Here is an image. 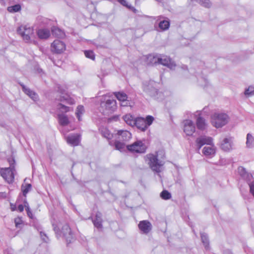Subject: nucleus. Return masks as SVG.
Wrapping results in <instances>:
<instances>
[{
    "label": "nucleus",
    "mask_w": 254,
    "mask_h": 254,
    "mask_svg": "<svg viewBox=\"0 0 254 254\" xmlns=\"http://www.w3.org/2000/svg\"><path fill=\"white\" fill-rule=\"evenodd\" d=\"M154 118L151 115H147L145 118L137 117L135 118L134 126L141 131H145L152 124Z\"/></svg>",
    "instance_id": "423d86ee"
},
{
    "label": "nucleus",
    "mask_w": 254,
    "mask_h": 254,
    "mask_svg": "<svg viewBox=\"0 0 254 254\" xmlns=\"http://www.w3.org/2000/svg\"><path fill=\"white\" fill-rule=\"evenodd\" d=\"M32 189V185L31 184H22L21 186V192L22 195L24 197H27V194Z\"/></svg>",
    "instance_id": "cd10ccee"
},
{
    "label": "nucleus",
    "mask_w": 254,
    "mask_h": 254,
    "mask_svg": "<svg viewBox=\"0 0 254 254\" xmlns=\"http://www.w3.org/2000/svg\"><path fill=\"white\" fill-rule=\"evenodd\" d=\"M7 160L9 163V167L7 168H1L0 169V174L8 184H11L14 182V172L16 171V162L14 157L12 156L8 157Z\"/></svg>",
    "instance_id": "f03ea898"
},
{
    "label": "nucleus",
    "mask_w": 254,
    "mask_h": 254,
    "mask_svg": "<svg viewBox=\"0 0 254 254\" xmlns=\"http://www.w3.org/2000/svg\"><path fill=\"white\" fill-rule=\"evenodd\" d=\"M252 230L254 234V227H252Z\"/></svg>",
    "instance_id": "0e129e2a"
},
{
    "label": "nucleus",
    "mask_w": 254,
    "mask_h": 254,
    "mask_svg": "<svg viewBox=\"0 0 254 254\" xmlns=\"http://www.w3.org/2000/svg\"><path fill=\"white\" fill-rule=\"evenodd\" d=\"M121 106L122 107L131 106L130 102L129 100L127 99V100H126V101H123L121 102Z\"/></svg>",
    "instance_id": "49530a36"
},
{
    "label": "nucleus",
    "mask_w": 254,
    "mask_h": 254,
    "mask_svg": "<svg viewBox=\"0 0 254 254\" xmlns=\"http://www.w3.org/2000/svg\"><path fill=\"white\" fill-rule=\"evenodd\" d=\"M247 182L250 187V192L254 197V179Z\"/></svg>",
    "instance_id": "37998d69"
},
{
    "label": "nucleus",
    "mask_w": 254,
    "mask_h": 254,
    "mask_svg": "<svg viewBox=\"0 0 254 254\" xmlns=\"http://www.w3.org/2000/svg\"><path fill=\"white\" fill-rule=\"evenodd\" d=\"M193 232L194 234H195V231L194 230H193Z\"/></svg>",
    "instance_id": "774afa93"
},
{
    "label": "nucleus",
    "mask_w": 254,
    "mask_h": 254,
    "mask_svg": "<svg viewBox=\"0 0 254 254\" xmlns=\"http://www.w3.org/2000/svg\"><path fill=\"white\" fill-rule=\"evenodd\" d=\"M7 10L10 13H15L21 11V5L19 3L7 7Z\"/></svg>",
    "instance_id": "7c9ffc66"
},
{
    "label": "nucleus",
    "mask_w": 254,
    "mask_h": 254,
    "mask_svg": "<svg viewBox=\"0 0 254 254\" xmlns=\"http://www.w3.org/2000/svg\"><path fill=\"white\" fill-rule=\"evenodd\" d=\"M37 35L39 39L46 40L50 37L51 33L48 29L41 28L37 31Z\"/></svg>",
    "instance_id": "aec40b11"
},
{
    "label": "nucleus",
    "mask_w": 254,
    "mask_h": 254,
    "mask_svg": "<svg viewBox=\"0 0 254 254\" xmlns=\"http://www.w3.org/2000/svg\"><path fill=\"white\" fill-rule=\"evenodd\" d=\"M202 152L206 156H213L215 154V150L211 147H204L203 148Z\"/></svg>",
    "instance_id": "c756f323"
},
{
    "label": "nucleus",
    "mask_w": 254,
    "mask_h": 254,
    "mask_svg": "<svg viewBox=\"0 0 254 254\" xmlns=\"http://www.w3.org/2000/svg\"><path fill=\"white\" fill-rule=\"evenodd\" d=\"M205 137H198L196 139V143L198 150H199L201 147L206 144Z\"/></svg>",
    "instance_id": "58836bf2"
},
{
    "label": "nucleus",
    "mask_w": 254,
    "mask_h": 254,
    "mask_svg": "<svg viewBox=\"0 0 254 254\" xmlns=\"http://www.w3.org/2000/svg\"><path fill=\"white\" fill-rule=\"evenodd\" d=\"M146 161H148V164L152 171L156 173L160 172V168L162 164L158 160L157 155L152 153L147 154L146 156Z\"/></svg>",
    "instance_id": "6e6552de"
},
{
    "label": "nucleus",
    "mask_w": 254,
    "mask_h": 254,
    "mask_svg": "<svg viewBox=\"0 0 254 254\" xmlns=\"http://www.w3.org/2000/svg\"><path fill=\"white\" fill-rule=\"evenodd\" d=\"M66 141L73 146H77L80 142V135L75 134L69 135L66 137Z\"/></svg>",
    "instance_id": "dca6fc26"
},
{
    "label": "nucleus",
    "mask_w": 254,
    "mask_h": 254,
    "mask_svg": "<svg viewBox=\"0 0 254 254\" xmlns=\"http://www.w3.org/2000/svg\"><path fill=\"white\" fill-rule=\"evenodd\" d=\"M56 101L65 103L69 105H74L75 101L72 97L67 94L61 95L59 97L56 98Z\"/></svg>",
    "instance_id": "2eb2a0df"
},
{
    "label": "nucleus",
    "mask_w": 254,
    "mask_h": 254,
    "mask_svg": "<svg viewBox=\"0 0 254 254\" xmlns=\"http://www.w3.org/2000/svg\"><path fill=\"white\" fill-rule=\"evenodd\" d=\"M85 56L88 59L92 60H94L95 59V55L94 52L92 50H85L84 51Z\"/></svg>",
    "instance_id": "a19ab883"
},
{
    "label": "nucleus",
    "mask_w": 254,
    "mask_h": 254,
    "mask_svg": "<svg viewBox=\"0 0 254 254\" xmlns=\"http://www.w3.org/2000/svg\"><path fill=\"white\" fill-rule=\"evenodd\" d=\"M57 109L60 112L62 113V114H63L64 113H66L69 112L71 108L64 105L62 103H59L57 105ZM71 110H72L73 109L71 108Z\"/></svg>",
    "instance_id": "2f4dec72"
},
{
    "label": "nucleus",
    "mask_w": 254,
    "mask_h": 254,
    "mask_svg": "<svg viewBox=\"0 0 254 254\" xmlns=\"http://www.w3.org/2000/svg\"><path fill=\"white\" fill-rule=\"evenodd\" d=\"M244 249L245 252L246 253H247L248 254H251L252 253L251 252V250L248 247H247V248L244 247Z\"/></svg>",
    "instance_id": "4d7b16f0"
},
{
    "label": "nucleus",
    "mask_w": 254,
    "mask_h": 254,
    "mask_svg": "<svg viewBox=\"0 0 254 254\" xmlns=\"http://www.w3.org/2000/svg\"><path fill=\"white\" fill-rule=\"evenodd\" d=\"M19 84L21 87L22 91L26 95L28 96L33 101L37 102L39 100V96L36 92L27 87L23 83L19 82Z\"/></svg>",
    "instance_id": "9b49d317"
},
{
    "label": "nucleus",
    "mask_w": 254,
    "mask_h": 254,
    "mask_svg": "<svg viewBox=\"0 0 254 254\" xmlns=\"http://www.w3.org/2000/svg\"><path fill=\"white\" fill-rule=\"evenodd\" d=\"M38 71H39V72H42V69L41 68L39 69Z\"/></svg>",
    "instance_id": "680f3d73"
},
{
    "label": "nucleus",
    "mask_w": 254,
    "mask_h": 254,
    "mask_svg": "<svg viewBox=\"0 0 254 254\" xmlns=\"http://www.w3.org/2000/svg\"><path fill=\"white\" fill-rule=\"evenodd\" d=\"M160 197L164 200H168L172 197L171 193L167 190H163L160 194Z\"/></svg>",
    "instance_id": "c9c22d12"
},
{
    "label": "nucleus",
    "mask_w": 254,
    "mask_h": 254,
    "mask_svg": "<svg viewBox=\"0 0 254 254\" xmlns=\"http://www.w3.org/2000/svg\"><path fill=\"white\" fill-rule=\"evenodd\" d=\"M10 208L12 211H15L16 209V204L10 203Z\"/></svg>",
    "instance_id": "13d9d810"
},
{
    "label": "nucleus",
    "mask_w": 254,
    "mask_h": 254,
    "mask_svg": "<svg viewBox=\"0 0 254 254\" xmlns=\"http://www.w3.org/2000/svg\"><path fill=\"white\" fill-rule=\"evenodd\" d=\"M204 79V80L205 81V83L206 84L207 83V80L205 79V78H203Z\"/></svg>",
    "instance_id": "e2e57ef3"
},
{
    "label": "nucleus",
    "mask_w": 254,
    "mask_h": 254,
    "mask_svg": "<svg viewBox=\"0 0 254 254\" xmlns=\"http://www.w3.org/2000/svg\"><path fill=\"white\" fill-rule=\"evenodd\" d=\"M100 108L104 115H108L114 112L117 108V102L113 98L105 99L100 104Z\"/></svg>",
    "instance_id": "39448f33"
},
{
    "label": "nucleus",
    "mask_w": 254,
    "mask_h": 254,
    "mask_svg": "<svg viewBox=\"0 0 254 254\" xmlns=\"http://www.w3.org/2000/svg\"><path fill=\"white\" fill-rule=\"evenodd\" d=\"M170 26L169 20H163L160 21L158 24V27L161 31H165L169 29Z\"/></svg>",
    "instance_id": "c85d7f7f"
},
{
    "label": "nucleus",
    "mask_w": 254,
    "mask_h": 254,
    "mask_svg": "<svg viewBox=\"0 0 254 254\" xmlns=\"http://www.w3.org/2000/svg\"><path fill=\"white\" fill-rule=\"evenodd\" d=\"M65 43L60 40H55L51 44L52 51L56 54H61L65 50Z\"/></svg>",
    "instance_id": "9d476101"
},
{
    "label": "nucleus",
    "mask_w": 254,
    "mask_h": 254,
    "mask_svg": "<svg viewBox=\"0 0 254 254\" xmlns=\"http://www.w3.org/2000/svg\"><path fill=\"white\" fill-rule=\"evenodd\" d=\"M27 214L28 216L30 219H31L32 220L35 218V217L34 216V215H33L32 212V211H30V212H28V213H27Z\"/></svg>",
    "instance_id": "6e6d98bb"
},
{
    "label": "nucleus",
    "mask_w": 254,
    "mask_h": 254,
    "mask_svg": "<svg viewBox=\"0 0 254 254\" xmlns=\"http://www.w3.org/2000/svg\"><path fill=\"white\" fill-rule=\"evenodd\" d=\"M206 144L212 145L213 143L212 138L211 137H205Z\"/></svg>",
    "instance_id": "de8ad7c7"
},
{
    "label": "nucleus",
    "mask_w": 254,
    "mask_h": 254,
    "mask_svg": "<svg viewBox=\"0 0 254 254\" xmlns=\"http://www.w3.org/2000/svg\"><path fill=\"white\" fill-rule=\"evenodd\" d=\"M117 134L119 135L118 139L122 141H128L131 138V133L127 130H119Z\"/></svg>",
    "instance_id": "f3484780"
},
{
    "label": "nucleus",
    "mask_w": 254,
    "mask_h": 254,
    "mask_svg": "<svg viewBox=\"0 0 254 254\" xmlns=\"http://www.w3.org/2000/svg\"><path fill=\"white\" fill-rule=\"evenodd\" d=\"M118 117H114V118H117V119H118Z\"/></svg>",
    "instance_id": "338daca9"
},
{
    "label": "nucleus",
    "mask_w": 254,
    "mask_h": 254,
    "mask_svg": "<svg viewBox=\"0 0 254 254\" xmlns=\"http://www.w3.org/2000/svg\"><path fill=\"white\" fill-rule=\"evenodd\" d=\"M201 240L206 250L210 249L209 240L207 234L204 232H200Z\"/></svg>",
    "instance_id": "5701e85b"
},
{
    "label": "nucleus",
    "mask_w": 254,
    "mask_h": 254,
    "mask_svg": "<svg viewBox=\"0 0 254 254\" xmlns=\"http://www.w3.org/2000/svg\"><path fill=\"white\" fill-rule=\"evenodd\" d=\"M31 223H32V225L40 232L41 237L43 239V241L46 243H48L49 241V239L47 237L46 234L42 231V226L38 222L37 219L36 218H34L32 219V221Z\"/></svg>",
    "instance_id": "ddd939ff"
},
{
    "label": "nucleus",
    "mask_w": 254,
    "mask_h": 254,
    "mask_svg": "<svg viewBox=\"0 0 254 254\" xmlns=\"http://www.w3.org/2000/svg\"><path fill=\"white\" fill-rule=\"evenodd\" d=\"M219 163L222 165H226L230 163V161L226 159H221V160H220Z\"/></svg>",
    "instance_id": "09e8293b"
},
{
    "label": "nucleus",
    "mask_w": 254,
    "mask_h": 254,
    "mask_svg": "<svg viewBox=\"0 0 254 254\" xmlns=\"http://www.w3.org/2000/svg\"><path fill=\"white\" fill-rule=\"evenodd\" d=\"M51 34L55 37L58 38H63L65 37L64 32L57 26H52L51 27Z\"/></svg>",
    "instance_id": "6ab92c4d"
},
{
    "label": "nucleus",
    "mask_w": 254,
    "mask_h": 254,
    "mask_svg": "<svg viewBox=\"0 0 254 254\" xmlns=\"http://www.w3.org/2000/svg\"><path fill=\"white\" fill-rule=\"evenodd\" d=\"M101 134L103 137L108 139H111L112 137V135L110 133V131L106 128L102 130Z\"/></svg>",
    "instance_id": "79ce46f5"
},
{
    "label": "nucleus",
    "mask_w": 254,
    "mask_h": 254,
    "mask_svg": "<svg viewBox=\"0 0 254 254\" xmlns=\"http://www.w3.org/2000/svg\"><path fill=\"white\" fill-rule=\"evenodd\" d=\"M229 117L225 113H215L212 117V124L216 128L226 125L228 122Z\"/></svg>",
    "instance_id": "0eeeda50"
},
{
    "label": "nucleus",
    "mask_w": 254,
    "mask_h": 254,
    "mask_svg": "<svg viewBox=\"0 0 254 254\" xmlns=\"http://www.w3.org/2000/svg\"><path fill=\"white\" fill-rule=\"evenodd\" d=\"M150 63L154 64H162L167 66L171 69H174L176 66V64L174 61L169 56L164 55H156L150 56Z\"/></svg>",
    "instance_id": "20e7f679"
},
{
    "label": "nucleus",
    "mask_w": 254,
    "mask_h": 254,
    "mask_svg": "<svg viewBox=\"0 0 254 254\" xmlns=\"http://www.w3.org/2000/svg\"><path fill=\"white\" fill-rule=\"evenodd\" d=\"M84 112V108L82 105H78L76 110L75 115L78 121H81V116Z\"/></svg>",
    "instance_id": "f704fd0d"
},
{
    "label": "nucleus",
    "mask_w": 254,
    "mask_h": 254,
    "mask_svg": "<svg viewBox=\"0 0 254 254\" xmlns=\"http://www.w3.org/2000/svg\"><path fill=\"white\" fill-rule=\"evenodd\" d=\"M116 98L121 102L126 101L128 99V96L125 93L123 92H117L115 93Z\"/></svg>",
    "instance_id": "72a5a7b5"
},
{
    "label": "nucleus",
    "mask_w": 254,
    "mask_h": 254,
    "mask_svg": "<svg viewBox=\"0 0 254 254\" xmlns=\"http://www.w3.org/2000/svg\"><path fill=\"white\" fill-rule=\"evenodd\" d=\"M52 226L56 237L58 238L59 237L64 238L66 243L67 246H68L70 244L73 243L75 240V236L67 224L64 225L61 230L56 224L53 223Z\"/></svg>",
    "instance_id": "f257e3e1"
},
{
    "label": "nucleus",
    "mask_w": 254,
    "mask_h": 254,
    "mask_svg": "<svg viewBox=\"0 0 254 254\" xmlns=\"http://www.w3.org/2000/svg\"><path fill=\"white\" fill-rule=\"evenodd\" d=\"M21 197V193H20V194H19V195H18V197Z\"/></svg>",
    "instance_id": "69168bd1"
},
{
    "label": "nucleus",
    "mask_w": 254,
    "mask_h": 254,
    "mask_svg": "<svg viewBox=\"0 0 254 254\" xmlns=\"http://www.w3.org/2000/svg\"><path fill=\"white\" fill-rule=\"evenodd\" d=\"M58 119L59 124L63 127L66 126L69 123V121L67 116L64 114H58Z\"/></svg>",
    "instance_id": "b1692460"
},
{
    "label": "nucleus",
    "mask_w": 254,
    "mask_h": 254,
    "mask_svg": "<svg viewBox=\"0 0 254 254\" xmlns=\"http://www.w3.org/2000/svg\"><path fill=\"white\" fill-rule=\"evenodd\" d=\"M58 92L61 93L62 95L65 94V90L63 89L61 86H59L58 87Z\"/></svg>",
    "instance_id": "3c124183"
},
{
    "label": "nucleus",
    "mask_w": 254,
    "mask_h": 254,
    "mask_svg": "<svg viewBox=\"0 0 254 254\" xmlns=\"http://www.w3.org/2000/svg\"><path fill=\"white\" fill-rule=\"evenodd\" d=\"M223 254H233L231 250L227 249L224 251Z\"/></svg>",
    "instance_id": "bf43d9fd"
},
{
    "label": "nucleus",
    "mask_w": 254,
    "mask_h": 254,
    "mask_svg": "<svg viewBox=\"0 0 254 254\" xmlns=\"http://www.w3.org/2000/svg\"><path fill=\"white\" fill-rule=\"evenodd\" d=\"M23 206H24V207L25 208H26L27 206V207H29V204L27 201V199H26V197H24V198L23 199Z\"/></svg>",
    "instance_id": "864d4df0"
},
{
    "label": "nucleus",
    "mask_w": 254,
    "mask_h": 254,
    "mask_svg": "<svg viewBox=\"0 0 254 254\" xmlns=\"http://www.w3.org/2000/svg\"><path fill=\"white\" fill-rule=\"evenodd\" d=\"M14 222L15 224V226L17 228H20V225L22 224V221L20 219H15Z\"/></svg>",
    "instance_id": "8fccbe9b"
},
{
    "label": "nucleus",
    "mask_w": 254,
    "mask_h": 254,
    "mask_svg": "<svg viewBox=\"0 0 254 254\" xmlns=\"http://www.w3.org/2000/svg\"><path fill=\"white\" fill-rule=\"evenodd\" d=\"M139 230L143 234H148L152 229V225L148 220H142L138 225Z\"/></svg>",
    "instance_id": "4468645a"
},
{
    "label": "nucleus",
    "mask_w": 254,
    "mask_h": 254,
    "mask_svg": "<svg viewBox=\"0 0 254 254\" xmlns=\"http://www.w3.org/2000/svg\"><path fill=\"white\" fill-rule=\"evenodd\" d=\"M238 171L241 177L246 180L247 182L251 181V180L254 179L253 175L249 173L246 171V169L242 166L238 167Z\"/></svg>",
    "instance_id": "a211bd4d"
},
{
    "label": "nucleus",
    "mask_w": 254,
    "mask_h": 254,
    "mask_svg": "<svg viewBox=\"0 0 254 254\" xmlns=\"http://www.w3.org/2000/svg\"><path fill=\"white\" fill-rule=\"evenodd\" d=\"M128 151L132 153H144L147 147L141 140H137L132 144L127 146Z\"/></svg>",
    "instance_id": "1a4fd4ad"
},
{
    "label": "nucleus",
    "mask_w": 254,
    "mask_h": 254,
    "mask_svg": "<svg viewBox=\"0 0 254 254\" xmlns=\"http://www.w3.org/2000/svg\"><path fill=\"white\" fill-rule=\"evenodd\" d=\"M118 1L123 6H125L127 7H128L129 9L132 10V11H135V8L131 6L130 5H128L126 0H118Z\"/></svg>",
    "instance_id": "c03bdc74"
},
{
    "label": "nucleus",
    "mask_w": 254,
    "mask_h": 254,
    "mask_svg": "<svg viewBox=\"0 0 254 254\" xmlns=\"http://www.w3.org/2000/svg\"><path fill=\"white\" fill-rule=\"evenodd\" d=\"M37 21L41 26H48L51 22V19L42 16H38L37 18Z\"/></svg>",
    "instance_id": "bb28decb"
},
{
    "label": "nucleus",
    "mask_w": 254,
    "mask_h": 254,
    "mask_svg": "<svg viewBox=\"0 0 254 254\" xmlns=\"http://www.w3.org/2000/svg\"><path fill=\"white\" fill-rule=\"evenodd\" d=\"M246 145L247 147L250 148L254 146V137L250 133L247 135Z\"/></svg>",
    "instance_id": "473e14b6"
},
{
    "label": "nucleus",
    "mask_w": 254,
    "mask_h": 254,
    "mask_svg": "<svg viewBox=\"0 0 254 254\" xmlns=\"http://www.w3.org/2000/svg\"><path fill=\"white\" fill-rule=\"evenodd\" d=\"M142 88L145 93L155 99H158L162 96V93L159 91L157 83L153 80L143 81Z\"/></svg>",
    "instance_id": "7ed1b4c3"
},
{
    "label": "nucleus",
    "mask_w": 254,
    "mask_h": 254,
    "mask_svg": "<svg viewBox=\"0 0 254 254\" xmlns=\"http://www.w3.org/2000/svg\"><path fill=\"white\" fill-rule=\"evenodd\" d=\"M92 222L94 224V226L97 229H102L103 228L102 219L93 218Z\"/></svg>",
    "instance_id": "e433bc0d"
},
{
    "label": "nucleus",
    "mask_w": 254,
    "mask_h": 254,
    "mask_svg": "<svg viewBox=\"0 0 254 254\" xmlns=\"http://www.w3.org/2000/svg\"><path fill=\"white\" fill-rule=\"evenodd\" d=\"M195 131L193 122L190 120H187L184 123V131L188 136H191Z\"/></svg>",
    "instance_id": "f8f14e48"
},
{
    "label": "nucleus",
    "mask_w": 254,
    "mask_h": 254,
    "mask_svg": "<svg viewBox=\"0 0 254 254\" xmlns=\"http://www.w3.org/2000/svg\"><path fill=\"white\" fill-rule=\"evenodd\" d=\"M27 31H29L28 33H26V32L24 33H22V35L21 36L23 39L26 42H28L30 40V34L33 33V30L30 28H28Z\"/></svg>",
    "instance_id": "ea45409f"
},
{
    "label": "nucleus",
    "mask_w": 254,
    "mask_h": 254,
    "mask_svg": "<svg viewBox=\"0 0 254 254\" xmlns=\"http://www.w3.org/2000/svg\"><path fill=\"white\" fill-rule=\"evenodd\" d=\"M124 121L128 125L131 127L134 126L135 118L130 114H126L123 117Z\"/></svg>",
    "instance_id": "a878e982"
},
{
    "label": "nucleus",
    "mask_w": 254,
    "mask_h": 254,
    "mask_svg": "<svg viewBox=\"0 0 254 254\" xmlns=\"http://www.w3.org/2000/svg\"><path fill=\"white\" fill-rule=\"evenodd\" d=\"M120 140H116L115 141H109V144L111 146H115L116 150L122 151L124 150L125 147V143L123 142Z\"/></svg>",
    "instance_id": "4be33fe9"
},
{
    "label": "nucleus",
    "mask_w": 254,
    "mask_h": 254,
    "mask_svg": "<svg viewBox=\"0 0 254 254\" xmlns=\"http://www.w3.org/2000/svg\"><path fill=\"white\" fill-rule=\"evenodd\" d=\"M25 210L27 212V213H28V212H30L31 210L30 208V207H27L26 208H25Z\"/></svg>",
    "instance_id": "052dcab7"
},
{
    "label": "nucleus",
    "mask_w": 254,
    "mask_h": 254,
    "mask_svg": "<svg viewBox=\"0 0 254 254\" xmlns=\"http://www.w3.org/2000/svg\"><path fill=\"white\" fill-rule=\"evenodd\" d=\"M28 28L26 26H20L17 28V32L18 34L21 36L22 35V33H24L27 31Z\"/></svg>",
    "instance_id": "a18cd8bd"
},
{
    "label": "nucleus",
    "mask_w": 254,
    "mask_h": 254,
    "mask_svg": "<svg viewBox=\"0 0 254 254\" xmlns=\"http://www.w3.org/2000/svg\"><path fill=\"white\" fill-rule=\"evenodd\" d=\"M196 125L199 130L203 131L206 129V123L205 120L200 115H199L196 119Z\"/></svg>",
    "instance_id": "412c9836"
},
{
    "label": "nucleus",
    "mask_w": 254,
    "mask_h": 254,
    "mask_svg": "<svg viewBox=\"0 0 254 254\" xmlns=\"http://www.w3.org/2000/svg\"><path fill=\"white\" fill-rule=\"evenodd\" d=\"M220 148L224 151H229L232 148L231 143L227 138H225L220 144Z\"/></svg>",
    "instance_id": "393cba45"
},
{
    "label": "nucleus",
    "mask_w": 254,
    "mask_h": 254,
    "mask_svg": "<svg viewBox=\"0 0 254 254\" xmlns=\"http://www.w3.org/2000/svg\"><path fill=\"white\" fill-rule=\"evenodd\" d=\"M102 213L99 211H97L96 213L95 217L94 218L102 219Z\"/></svg>",
    "instance_id": "603ef678"
},
{
    "label": "nucleus",
    "mask_w": 254,
    "mask_h": 254,
    "mask_svg": "<svg viewBox=\"0 0 254 254\" xmlns=\"http://www.w3.org/2000/svg\"><path fill=\"white\" fill-rule=\"evenodd\" d=\"M17 209L19 212H22L24 210L23 205L21 204H19L17 207Z\"/></svg>",
    "instance_id": "5fc2aeb1"
},
{
    "label": "nucleus",
    "mask_w": 254,
    "mask_h": 254,
    "mask_svg": "<svg viewBox=\"0 0 254 254\" xmlns=\"http://www.w3.org/2000/svg\"><path fill=\"white\" fill-rule=\"evenodd\" d=\"M244 94L247 97L254 95V86L251 85L246 88Z\"/></svg>",
    "instance_id": "4c0bfd02"
}]
</instances>
